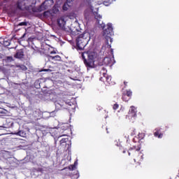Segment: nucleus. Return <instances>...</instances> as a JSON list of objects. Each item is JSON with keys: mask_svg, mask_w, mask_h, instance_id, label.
Here are the masks:
<instances>
[{"mask_svg": "<svg viewBox=\"0 0 179 179\" xmlns=\"http://www.w3.org/2000/svg\"><path fill=\"white\" fill-rule=\"evenodd\" d=\"M130 108L131 109L129 111V115H131V117H136V108L132 106L130 107Z\"/></svg>", "mask_w": 179, "mask_h": 179, "instance_id": "obj_11", "label": "nucleus"}, {"mask_svg": "<svg viewBox=\"0 0 179 179\" xmlns=\"http://www.w3.org/2000/svg\"><path fill=\"white\" fill-rule=\"evenodd\" d=\"M50 54H57V52L55 50H52L50 52Z\"/></svg>", "mask_w": 179, "mask_h": 179, "instance_id": "obj_32", "label": "nucleus"}, {"mask_svg": "<svg viewBox=\"0 0 179 179\" xmlns=\"http://www.w3.org/2000/svg\"><path fill=\"white\" fill-rule=\"evenodd\" d=\"M5 62L9 63V62H13V61H15L13 59V57L12 56H7L4 58Z\"/></svg>", "mask_w": 179, "mask_h": 179, "instance_id": "obj_16", "label": "nucleus"}, {"mask_svg": "<svg viewBox=\"0 0 179 179\" xmlns=\"http://www.w3.org/2000/svg\"><path fill=\"white\" fill-rule=\"evenodd\" d=\"M133 132L131 133V135H135V129H132L131 130Z\"/></svg>", "mask_w": 179, "mask_h": 179, "instance_id": "obj_33", "label": "nucleus"}, {"mask_svg": "<svg viewBox=\"0 0 179 179\" xmlns=\"http://www.w3.org/2000/svg\"><path fill=\"white\" fill-rule=\"evenodd\" d=\"M122 100H123V101H129V100L131 99H129V96H127L126 94L123 93L122 96Z\"/></svg>", "mask_w": 179, "mask_h": 179, "instance_id": "obj_20", "label": "nucleus"}, {"mask_svg": "<svg viewBox=\"0 0 179 179\" xmlns=\"http://www.w3.org/2000/svg\"><path fill=\"white\" fill-rule=\"evenodd\" d=\"M57 24L62 29H65V24H66V17L62 16L57 20Z\"/></svg>", "mask_w": 179, "mask_h": 179, "instance_id": "obj_7", "label": "nucleus"}, {"mask_svg": "<svg viewBox=\"0 0 179 179\" xmlns=\"http://www.w3.org/2000/svg\"><path fill=\"white\" fill-rule=\"evenodd\" d=\"M31 5H36V0H31Z\"/></svg>", "mask_w": 179, "mask_h": 179, "instance_id": "obj_30", "label": "nucleus"}, {"mask_svg": "<svg viewBox=\"0 0 179 179\" xmlns=\"http://www.w3.org/2000/svg\"><path fill=\"white\" fill-rule=\"evenodd\" d=\"M95 19H96V22H97L98 24L101 26V24H100V20L102 19L101 15H100V14L96 13L95 15Z\"/></svg>", "mask_w": 179, "mask_h": 179, "instance_id": "obj_17", "label": "nucleus"}, {"mask_svg": "<svg viewBox=\"0 0 179 179\" xmlns=\"http://www.w3.org/2000/svg\"><path fill=\"white\" fill-rule=\"evenodd\" d=\"M3 111V109L0 108V114H2Z\"/></svg>", "mask_w": 179, "mask_h": 179, "instance_id": "obj_36", "label": "nucleus"}, {"mask_svg": "<svg viewBox=\"0 0 179 179\" xmlns=\"http://www.w3.org/2000/svg\"><path fill=\"white\" fill-rule=\"evenodd\" d=\"M48 58L49 59H51L52 61H61L62 59L61 56L59 55H55V56L48 55Z\"/></svg>", "mask_w": 179, "mask_h": 179, "instance_id": "obj_14", "label": "nucleus"}, {"mask_svg": "<svg viewBox=\"0 0 179 179\" xmlns=\"http://www.w3.org/2000/svg\"><path fill=\"white\" fill-rule=\"evenodd\" d=\"M102 70L105 72L103 73V76L105 79V82H107V83H108L109 85H111V76H108L107 74V71L104 69V67L102 68Z\"/></svg>", "mask_w": 179, "mask_h": 179, "instance_id": "obj_9", "label": "nucleus"}, {"mask_svg": "<svg viewBox=\"0 0 179 179\" xmlns=\"http://www.w3.org/2000/svg\"><path fill=\"white\" fill-rule=\"evenodd\" d=\"M82 58L87 69H92V68H96V66H97V64H96V58H97V53L96 52H84L82 53ZM98 65L99 66H101V65H103V63H98Z\"/></svg>", "mask_w": 179, "mask_h": 179, "instance_id": "obj_1", "label": "nucleus"}, {"mask_svg": "<svg viewBox=\"0 0 179 179\" xmlns=\"http://www.w3.org/2000/svg\"><path fill=\"white\" fill-rule=\"evenodd\" d=\"M15 135H17L18 136H23V135H24V132H23V131H19L15 134Z\"/></svg>", "mask_w": 179, "mask_h": 179, "instance_id": "obj_22", "label": "nucleus"}, {"mask_svg": "<svg viewBox=\"0 0 179 179\" xmlns=\"http://www.w3.org/2000/svg\"><path fill=\"white\" fill-rule=\"evenodd\" d=\"M29 6V8H30V6H31V5H29V6Z\"/></svg>", "mask_w": 179, "mask_h": 179, "instance_id": "obj_42", "label": "nucleus"}, {"mask_svg": "<svg viewBox=\"0 0 179 179\" xmlns=\"http://www.w3.org/2000/svg\"><path fill=\"white\" fill-rule=\"evenodd\" d=\"M17 68H20L21 71H27V67L24 64L17 65Z\"/></svg>", "mask_w": 179, "mask_h": 179, "instance_id": "obj_19", "label": "nucleus"}, {"mask_svg": "<svg viewBox=\"0 0 179 179\" xmlns=\"http://www.w3.org/2000/svg\"><path fill=\"white\" fill-rule=\"evenodd\" d=\"M110 3H111V2H109V3L105 2L106 6H108V5H110Z\"/></svg>", "mask_w": 179, "mask_h": 179, "instance_id": "obj_34", "label": "nucleus"}, {"mask_svg": "<svg viewBox=\"0 0 179 179\" xmlns=\"http://www.w3.org/2000/svg\"><path fill=\"white\" fill-rule=\"evenodd\" d=\"M76 169V166L74 164L71 165L69 166V170H71V171H73V170H75Z\"/></svg>", "mask_w": 179, "mask_h": 179, "instance_id": "obj_26", "label": "nucleus"}, {"mask_svg": "<svg viewBox=\"0 0 179 179\" xmlns=\"http://www.w3.org/2000/svg\"><path fill=\"white\" fill-rule=\"evenodd\" d=\"M59 12V7L57 5H55L52 8V13H54V15H57Z\"/></svg>", "mask_w": 179, "mask_h": 179, "instance_id": "obj_15", "label": "nucleus"}, {"mask_svg": "<svg viewBox=\"0 0 179 179\" xmlns=\"http://www.w3.org/2000/svg\"><path fill=\"white\" fill-rule=\"evenodd\" d=\"M124 94H126V96L127 97H129V99H131V97H132V91L131 90H127L126 92L124 93Z\"/></svg>", "mask_w": 179, "mask_h": 179, "instance_id": "obj_18", "label": "nucleus"}, {"mask_svg": "<svg viewBox=\"0 0 179 179\" xmlns=\"http://www.w3.org/2000/svg\"><path fill=\"white\" fill-rule=\"evenodd\" d=\"M24 57V52L23 50H17L16 54L14 55V57L17 58V59H22Z\"/></svg>", "mask_w": 179, "mask_h": 179, "instance_id": "obj_10", "label": "nucleus"}, {"mask_svg": "<svg viewBox=\"0 0 179 179\" xmlns=\"http://www.w3.org/2000/svg\"><path fill=\"white\" fill-rule=\"evenodd\" d=\"M48 2H50V3H52V0H45L43 2V3L40 6L38 10H40V12H41L42 10H45V9H47V8L50 6L48 5Z\"/></svg>", "mask_w": 179, "mask_h": 179, "instance_id": "obj_8", "label": "nucleus"}, {"mask_svg": "<svg viewBox=\"0 0 179 179\" xmlns=\"http://www.w3.org/2000/svg\"><path fill=\"white\" fill-rule=\"evenodd\" d=\"M142 135H143L142 134H138V136L139 138L138 141H141L143 138Z\"/></svg>", "mask_w": 179, "mask_h": 179, "instance_id": "obj_29", "label": "nucleus"}, {"mask_svg": "<svg viewBox=\"0 0 179 179\" xmlns=\"http://www.w3.org/2000/svg\"><path fill=\"white\" fill-rule=\"evenodd\" d=\"M125 150H122V153H125Z\"/></svg>", "mask_w": 179, "mask_h": 179, "instance_id": "obj_38", "label": "nucleus"}, {"mask_svg": "<svg viewBox=\"0 0 179 179\" xmlns=\"http://www.w3.org/2000/svg\"><path fill=\"white\" fill-rule=\"evenodd\" d=\"M139 150H141V147L139 145H134L133 147L130 148L128 150L129 156H135L136 153H138V156L134 158V162H142L143 160V154L139 152Z\"/></svg>", "mask_w": 179, "mask_h": 179, "instance_id": "obj_5", "label": "nucleus"}, {"mask_svg": "<svg viewBox=\"0 0 179 179\" xmlns=\"http://www.w3.org/2000/svg\"><path fill=\"white\" fill-rule=\"evenodd\" d=\"M27 22H22L18 24V26H27Z\"/></svg>", "mask_w": 179, "mask_h": 179, "instance_id": "obj_24", "label": "nucleus"}, {"mask_svg": "<svg viewBox=\"0 0 179 179\" xmlns=\"http://www.w3.org/2000/svg\"><path fill=\"white\" fill-rule=\"evenodd\" d=\"M89 41H90V33L84 32L80 34L76 39L78 51H83Z\"/></svg>", "mask_w": 179, "mask_h": 179, "instance_id": "obj_2", "label": "nucleus"}, {"mask_svg": "<svg viewBox=\"0 0 179 179\" xmlns=\"http://www.w3.org/2000/svg\"><path fill=\"white\" fill-rule=\"evenodd\" d=\"M110 51H111V54L113 55V49H110Z\"/></svg>", "mask_w": 179, "mask_h": 179, "instance_id": "obj_40", "label": "nucleus"}, {"mask_svg": "<svg viewBox=\"0 0 179 179\" xmlns=\"http://www.w3.org/2000/svg\"><path fill=\"white\" fill-rule=\"evenodd\" d=\"M128 83V82H127V81H124V85H125V86H127V84Z\"/></svg>", "mask_w": 179, "mask_h": 179, "instance_id": "obj_37", "label": "nucleus"}, {"mask_svg": "<svg viewBox=\"0 0 179 179\" xmlns=\"http://www.w3.org/2000/svg\"><path fill=\"white\" fill-rule=\"evenodd\" d=\"M29 0H18L11 9L12 13H16L17 10H29Z\"/></svg>", "mask_w": 179, "mask_h": 179, "instance_id": "obj_4", "label": "nucleus"}, {"mask_svg": "<svg viewBox=\"0 0 179 179\" xmlns=\"http://www.w3.org/2000/svg\"><path fill=\"white\" fill-rule=\"evenodd\" d=\"M36 171H38V173H43V168H38L36 169Z\"/></svg>", "mask_w": 179, "mask_h": 179, "instance_id": "obj_27", "label": "nucleus"}, {"mask_svg": "<svg viewBox=\"0 0 179 179\" xmlns=\"http://www.w3.org/2000/svg\"><path fill=\"white\" fill-rule=\"evenodd\" d=\"M154 136H155V138H163V134L160 133L159 129H155V131L154 132Z\"/></svg>", "mask_w": 179, "mask_h": 179, "instance_id": "obj_13", "label": "nucleus"}, {"mask_svg": "<svg viewBox=\"0 0 179 179\" xmlns=\"http://www.w3.org/2000/svg\"><path fill=\"white\" fill-rule=\"evenodd\" d=\"M69 6H71V5L68 4V3H64V4L62 6L63 10H68V8H69Z\"/></svg>", "mask_w": 179, "mask_h": 179, "instance_id": "obj_21", "label": "nucleus"}, {"mask_svg": "<svg viewBox=\"0 0 179 179\" xmlns=\"http://www.w3.org/2000/svg\"><path fill=\"white\" fill-rule=\"evenodd\" d=\"M73 165L76 167V166H78V162L76 161V162H74Z\"/></svg>", "mask_w": 179, "mask_h": 179, "instance_id": "obj_35", "label": "nucleus"}, {"mask_svg": "<svg viewBox=\"0 0 179 179\" xmlns=\"http://www.w3.org/2000/svg\"><path fill=\"white\" fill-rule=\"evenodd\" d=\"M57 110H68L69 106H72L73 103L70 101H65L64 99H60L55 102Z\"/></svg>", "mask_w": 179, "mask_h": 179, "instance_id": "obj_6", "label": "nucleus"}, {"mask_svg": "<svg viewBox=\"0 0 179 179\" xmlns=\"http://www.w3.org/2000/svg\"><path fill=\"white\" fill-rule=\"evenodd\" d=\"M103 64H105V65H109V66H111V65H113V60L110 57H105L103 59Z\"/></svg>", "mask_w": 179, "mask_h": 179, "instance_id": "obj_12", "label": "nucleus"}, {"mask_svg": "<svg viewBox=\"0 0 179 179\" xmlns=\"http://www.w3.org/2000/svg\"><path fill=\"white\" fill-rule=\"evenodd\" d=\"M66 142H68V138H62L61 141H60V145H62L64 143H66Z\"/></svg>", "mask_w": 179, "mask_h": 179, "instance_id": "obj_23", "label": "nucleus"}, {"mask_svg": "<svg viewBox=\"0 0 179 179\" xmlns=\"http://www.w3.org/2000/svg\"><path fill=\"white\" fill-rule=\"evenodd\" d=\"M120 107V105L118 103H115L113 106V110H118V108Z\"/></svg>", "mask_w": 179, "mask_h": 179, "instance_id": "obj_25", "label": "nucleus"}, {"mask_svg": "<svg viewBox=\"0 0 179 179\" xmlns=\"http://www.w3.org/2000/svg\"><path fill=\"white\" fill-rule=\"evenodd\" d=\"M99 80H101V82H105L106 79L104 78V76H103V77H101L99 78Z\"/></svg>", "mask_w": 179, "mask_h": 179, "instance_id": "obj_28", "label": "nucleus"}, {"mask_svg": "<svg viewBox=\"0 0 179 179\" xmlns=\"http://www.w3.org/2000/svg\"><path fill=\"white\" fill-rule=\"evenodd\" d=\"M133 142L136 143V141H135V138H133Z\"/></svg>", "mask_w": 179, "mask_h": 179, "instance_id": "obj_41", "label": "nucleus"}, {"mask_svg": "<svg viewBox=\"0 0 179 179\" xmlns=\"http://www.w3.org/2000/svg\"><path fill=\"white\" fill-rule=\"evenodd\" d=\"M71 2H72V0H66V3H67L68 5H69V3H71Z\"/></svg>", "mask_w": 179, "mask_h": 179, "instance_id": "obj_31", "label": "nucleus"}, {"mask_svg": "<svg viewBox=\"0 0 179 179\" xmlns=\"http://www.w3.org/2000/svg\"><path fill=\"white\" fill-rule=\"evenodd\" d=\"M101 27L103 30V36L106 40V44H108V48H111V45L108 44V40L110 43H113V38H111V36L114 34V32L113 31V24L111 23H108L106 26L104 23H101Z\"/></svg>", "mask_w": 179, "mask_h": 179, "instance_id": "obj_3", "label": "nucleus"}, {"mask_svg": "<svg viewBox=\"0 0 179 179\" xmlns=\"http://www.w3.org/2000/svg\"><path fill=\"white\" fill-rule=\"evenodd\" d=\"M24 36H26V34H24L22 36V38H23V37H24Z\"/></svg>", "mask_w": 179, "mask_h": 179, "instance_id": "obj_39", "label": "nucleus"}, {"mask_svg": "<svg viewBox=\"0 0 179 179\" xmlns=\"http://www.w3.org/2000/svg\"><path fill=\"white\" fill-rule=\"evenodd\" d=\"M113 1H116V0H113Z\"/></svg>", "mask_w": 179, "mask_h": 179, "instance_id": "obj_43", "label": "nucleus"}]
</instances>
